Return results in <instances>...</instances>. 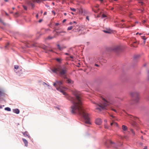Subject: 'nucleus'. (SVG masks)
I'll use <instances>...</instances> for the list:
<instances>
[{"mask_svg":"<svg viewBox=\"0 0 149 149\" xmlns=\"http://www.w3.org/2000/svg\"><path fill=\"white\" fill-rule=\"evenodd\" d=\"M65 97L72 103L71 107V112L73 114H77L82 116L85 119L86 124L90 125L89 114L84 109L83 102L84 100L83 96L81 94H63Z\"/></svg>","mask_w":149,"mask_h":149,"instance_id":"1","label":"nucleus"},{"mask_svg":"<svg viewBox=\"0 0 149 149\" xmlns=\"http://www.w3.org/2000/svg\"><path fill=\"white\" fill-rule=\"evenodd\" d=\"M67 70V68L66 67L59 66L56 68H53L52 70L53 72L56 73H57V72H58L60 75L62 76L66 73Z\"/></svg>","mask_w":149,"mask_h":149,"instance_id":"2","label":"nucleus"},{"mask_svg":"<svg viewBox=\"0 0 149 149\" xmlns=\"http://www.w3.org/2000/svg\"><path fill=\"white\" fill-rule=\"evenodd\" d=\"M62 81H56L54 83L53 86L56 88V89L59 92L63 93H65V91L66 90L67 88L61 86L62 84Z\"/></svg>","mask_w":149,"mask_h":149,"instance_id":"3","label":"nucleus"},{"mask_svg":"<svg viewBox=\"0 0 149 149\" xmlns=\"http://www.w3.org/2000/svg\"><path fill=\"white\" fill-rule=\"evenodd\" d=\"M101 97L103 100L102 103L98 105L99 108L97 107L96 108V109H99L100 111H101L102 109H106V107L110 104V102L106 100L104 97Z\"/></svg>","mask_w":149,"mask_h":149,"instance_id":"4","label":"nucleus"},{"mask_svg":"<svg viewBox=\"0 0 149 149\" xmlns=\"http://www.w3.org/2000/svg\"><path fill=\"white\" fill-rule=\"evenodd\" d=\"M132 100L134 101V103H132V104L136 103L139 102V96L138 94H131Z\"/></svg>","mask_w":149,"mask_h":149,"instance_id":"5","label":"nucleus"},{"mask_svg":"<svg viewBox=\"0 0 149 149\" xmlns=\"http://www.w3.org/2000/svg\"><path fill=\"white\" fill-rule=\"evenodd\" d=\"M79 27L78 26H71L68 27L67 30L68 31L71 30L73 29V31L74 32L79 31L80 29H79Z\"/></svg>","mask_w":149,"mask_h":149,"instance_id":"6","label":"nucleus"},{"mask_svg":"<svg viewBox=\"0 0 149 149\" xmlns=\"http://www.w3.org/2000/svg\"><path fill=\"white\" fill-rule=\"evenodd\" d=\"M56 29H55L54 31H56V33L57 35L58 36H63L64 35H65L66 33V32L65 31L62 30L60 32H57L56 31Z\"/></svg>","mask_w":149,"mask_h":149,"instance_id":"7","label":"nucleus"},{"mask_svg":"<svg viewBox=\"0 0 149 149\" xmlns=\"http://www.w3.org/2000/svg\"><path fill=\"white\" fill-rule=\"evenodd\" d=\"M102 121L100 118H97L95 120V123L98 125H100L101 124Z\"/></svg>","mask_w":149,"mask_h":149,"instance_id":"8","label":"nucleus"},{"mask_svg":"<svg viewBox=\"0 0 149 149\" xmlns=\"http://www.w3.org/2000/svg\"><path fill=\"white\" fill-rule=\"evenodd\" d=\"M112 49L115 52H117L120 49V47L119 46H116L113 47Z\"/></svg>","mask_w":149,"mask_h":149,"instance_id":"9","label":"nucleus"},{"mask_svg":"<svg viewBox=\"0 0 149 149\" xmlns=\"http://www.w3.org/2000/svg\"><path fill=\"white\" fill-rule=\"evenodd\" d=\"M23 134L25 136H27L28 138H30V136L28 134V132H22Z\"/></svg>","mask_w":149,"mask_h":149,"instance_id":"10","label":"nucleus"},{"mask_svg":"<svg viewBox=\"0 0 149 149\" xmlns=\"http://www.w3.org/2000/svg\"><path fill=\"white\" fill-rule=\"evenodd\" d=\"M22 139L24 144H25V146L26 147H27L28 146V144L27 141L26 139L24 138H23Z\"/></svg>","mask_w":149,"mask_h":149,"instance_id":"11","label":"nucleus"},{"mask_svg":"<svg viewBox=\"0 0 149 149\" xmlns=\"http://www.w3.org/2000/svg\"><path fill=\"white\" fill-rule=\"evenodd\" d=\"M13 111L16 114H19V110L17 109H15L13 110Z\"/></svg>","mask_w":149,"mask_h":149,"instance_id":"12","label":"nucleus"},{"mask_svg":"<svg viewBox=\"0 0 149 149\" xmlns=\"http://www.w3.org/2000/svg\"><path fill=\"white\" fill-rule=\"evenodd\" d=\"M122 129L124 131H126L127 130V128L126 126L123 125L122 126Z\"/></svg>","mask_w":149,"mask_h":149,"instance_id":"13","label":"nucleus"},{"mask_svg":"<svg viewBox=\"0 0 149 149\" xmlns=\"http://www.w3.org/2000/svg\"><path fill=\"white\" fill-rule=\"evenodd\" d=\"M104 32L106 33H110L112 32V31L111 30H104Z\"/></svg>","mask_w":149,"mask_h":149,"instance_id":"14","label":"nucleus"},{"mask_svg":"<svg viewBox=\"0 0 149 149\" xmlns=\"http://www.w3.org/2000/svg\"><path fill=\"white\" fill-rule=\"evenodd\" d=\"M67 81L68 83L73 84L74 83V81L71 80L70 79H68Z\"/></svg>","mask_w":149,"mask_h":149,"instance_id":"15","label":"nucleus"},{"mask_svg":"<svg viewBox=\"0 0 149 149\" xmlns=\"http://www.w3.org/2000/svg\"><path fill=\"white\" fill-rule=\"evenodd\" d=\"M54 38H55V36H52V37L51 36H49L47 37V39L50 40V39H52Z\"/></svg>","mask_w":149,"mask_h":149,"instance_id":"16","label":"nucleus"},{"mask_svg":"<svg viewBox=\"0 0 149 149\" xmlns=\"http://www.w3.org/2000/svg\"><path fill=\"white\" fill-rule=\"evenodd\" d=\"M42 84L45 87H46V86L48 87L49 86V85H48V84H46V83H45L44 82H42Z\"/></svg>","mask_w":149,"mask_h":149,"instance_id":"17","label":"nucleus"},{"mask_svg":"<svg viewBox=\"0 0 149 149\" xmlns=\"http://www.w3.org/2000/svg\"><path fill=\"white\" fill-rule=\"evenodd\" d=\"M57 46L58 47V48L60 50H62L63 49V48L62 47H61L58 44L57 45Z\"/></svg>","mask_w":149,"mask_h":149,"instance_id":"18","label":"nucleus"},{"mask_svg":"<svg viewBox=\"0 0 149 149\" xmlns=\"http://www.w3.org/2000/svg\"><path fill=\"white\" fill-rule=\"evenodd\" d=\"M5 110L7 111H11L10 109L8 107L5 108Z\"/></svg>","mask_w":149,"mask_h":149,"instance_id":"19","label":"nucleus"},{"mask_svg":"<svg viewBox=\"0 0 149 149\" xmlns=\"http://www.w3.org/2000/svg\"><path fill=\"white\" fill-rule=\"evenodd\" d=\"M73 93H77L78 91L76 89H74L72 91Z\"/></svg>","mask_w":149,"mask_h":149,"instance_id":"20","label":"nucleus"},{"mask_svg":"<svg viewBox=\"0 0 149 149\" xmlns=\"http://www.w3.org/2000/svg\"><path fill=\"white\" fill-rule=\"evenodd\" d=\"M107 17L106 15L104 14H103L102 15V18H104Z\"/></svg>","mask_w":149,"mask_h":149,"instance_id":"21","label":"nucleus"},{"mask_svg":"<svg viewBox=\"0 0 149 149\" xmlns=\"http://www.w3.org/2000/svg\"><path fill=\"white\" fill-rule=\"evenodd\" d=\"M113 125L115 126H116L117 127L118 126V124L116 123V122H114V124H113Z\"/></svg>","mask_w":149,"mask_h":149,"instance_id":"22","label":"nucleus"},{"mask_svg":"<svg viewBox=\"0 0 149 149\" xmlns=\"http://www.w3.org/2000/svg\"><path fill=\"white\" fill-rule=\"evenodd\" d=\"M70 8V10L72 11H76V9L74 8Z\"/></svg>","mask_w":149,"mask_h":149,"instance_id":"23","label":"nucleus"},{"mask_svg":"<svg viewBox=\"0 0 149 149\" xmlns=\"http://www.w3.org/2000/svg\"><path fill=\"white\" fill-rule=\"evenodd\" d=\"M22 6L24 8V9L26 10H27V8L26 6H24V5H23Z\"/></svg>","mask_w":149,"mask_h":149,"instance_id":"24","label":"nucleus"},{"mask_svg":"<svg viewBox=\"0 0 149 149\" xmlns=\"http://www.w3.org/2000/svg\"><path fill=\"white\" fill-rule=\"evenodd\" d=\"M15 68L16 69H17L19 67L18 65H15Z\"/></svg>","mask_w":149,"mask_h":149,"instance_id":"25","label":"nucleus"},{"mask_svg":"<svg viewBox=\"0 0 149 149\" xmlns=\"http://www.w3.org/2000/svg\"><path fill=\"white\" fill-rule=\"evenodd\" d=\"M144 40H145L146 39V38L145 36H143L141 37Z\"/></svg>","mask_w":149,"mask_h":149,"instance_id":"26","label":"nucleus"},{"mask_svg":"<svg viewBox=\"0 0 149 149\" xmlns=\"http://www.w3.org/2000/svg\"><path fill=\"white\" fill-rule=\"evenodd\" d=\"M104 127H105V128L107 129L108 128V127L106 124H105V125H104Z\"/></svg>","mask_w":149,"mask_h":149,"instance_id":"27","label":"nucleus"},{"mask_svg":"<svg viewBox=\"0 0 149 149\" xmlns=\"http://www.w3.org/2000/svg\"><path fill=\"white\" fill-rule=\"evenodd\" d=\"M131 131L134 135L135 134V133L134 131L132 129L131 130Z\"/></svg>","mask_w":149,"mask_h":149,"instance_id":"28","label":"nucleus"},{"mask_svg":"<svg viewBox=\"0 0 149 149\" xmlns=\"http://www.w3.org/2000/svg\"><path fill=\"white\" fill-rule=\"evenodd\" d=\"M56 60L58 62H60L61 61V59L59 58H57L56 59Z\"/></svg>","mask_w":149,"mask_h":149,"instance_id":"29","label":"nucleus"},{"mask_svg":"<svg viewBox=\"0 0 149 149\" xmlns=\"http://www.w3.org/2000/svg\"><path fill=\"white\" fill-rule=\"evenodd\" d=\"M113 124H114V121L113 120L112 122L111 123V126H112Z\"/></svg>","mask_w":149,"mask_h":149,"instance_id":"30","label":"nucleus"},{"mask_svg":"<svg viewBox=\"0 0 149 149\" xmlns=\"http://www.w3.org/2000/svg\"><path fill=\"white\" fill-rule=\"evenodd\" d=\"M132 15V13H130L129 15V17H130V18H131L132 17H131V15Z\"/></svg>","mask_w":149,"mask_h":149,"instance_id":"31","label":"nucleus"},{"mask_svg":"<svg viewBox=\"0 0 149 149\" xmlns=\"http://www.w3.org/2000/svg\"><path fill=\"white\" fill-rule=\"evenodd\" d=\"M111 110L112 111H115V112H116V111L115 109H111Z\"/></svg>","mask_w":149,"mask_h":149,"instance_id":"32","label":"nucleus"},{"mask_svg":"<svg viewBox=\"0 0 149 149\" xmlns=\"http://www.w3.org/2000/svg\"><path fill=\"white\" fill-rule=\"evenodd\" d=\"M36 1L38 3H39L40 2V0H36Z\"/></svg>","mask_w":149,"mask_h":149,"instance_id":"33","label":"nucleus"},{"mask_svg":"<svg viewBox=\"0 0 149 149\" xmlns=\"http://www.w3.org/2000/svg\"><path fill=\"white\" fill-rule=\"evenodd\" d=\"M86 19H87L88 21H89V17L88 16H87L86 17Z\"/></svg>","mask_w":149,"mask_h":149,"instance_id":"34","label":"nucleus"},{"mask_svg":"<svg viewBox=\"0 0 149 149\" xmlns=\"http://www.w3.org/2000/svg\"><path fill=\"white\" fill-rule=\"evenodd\" d=\"M4 93V91L3 90L1 91H0V93Z\"/></svg>","mask_w":149,"mask_h":149,"instance_id":"35","label":"nucleus"},{"mask_svg":"<svg viewBox=\"0 0 149 149\" xmlns=\"http://www.w3.org/2000/svg\"><path fill=\"white\" fill-rule=\"evenodd\" d=\"M65 54L66 55H69V54L68 53H65Z\"/></svg>","mask_w":149,"mask_h":149,"instance_id":"36","label":"nucleus"},{"mask_svg":"<svg viewBox=\"0 0 149 149\" xmlns=\"http://www.w3.org/2000/svg\"><path fill=\"white\" fill-rule=\"evenodd\" d=\"M95 66H97V67H99V65L98 64H95Z\"/></svg>","mask_w":149,"mask_h":149,"instance_id":"37","label":"nucleus"},{"mask_svg":"<svg viewBox=\"0 0 149 149\" xmlns=\"http://www.w3.org/2000/svg\"><path fill=\"white\" fill-rule=\"evenodd\" d=\"M52 13H53V14H54V15H55V12H54V11H52Z\"/></svg>","mask_w":149,"mask_h":149,"instance_id":"38","label":"nucleus"},{"mask_svg":"<svg viewBox=\"0 0 149 149\" xmlns=\"http://www.w3.org/2000/svg\"><path fill=\"white\" fill-rule=\"evenodd\" d=\"M9 45V43H7V44L5 46V47H7V46Z\"/></svg>","mask_w":149,"mask_h":149,"instance_id":"39","label":"nucleus"},{"mask_svg":"<svg viewBox=\"0 0 149 149\" xmlns=\"http://www.w3.org/2000/svg\"><path fill=\"white\" fill-rule=\"evenodd\" d=\"M143 149H147V146H145L143 148Z\"/></svg>","mask_w":149,"mask_h":149,"instance_id":"40","label":"nucleus"},{"mask_svg":"<svg viewBox=\"0 0 149 149\" xmlns=\"http://www.w3.org/2000/svg\"><path fill=\"white\" fill-rule=\"evenodd\" d=\"M66 21V20L65 19H64L63 21V22L64 23Z\"/></svg>","mask_w":149,"mask_h":149,"instance_id":"41","label":"nucleus"},{"mask_svg":"<svg viewBox=\"0 0 149 149\" xmlns=\"http://www.w3.org/2000/svg\"><path fill=\"white\" fill-rule=\"evenodd\" d=\"M59 24L58 23H57L55 24V25L56 26H58V25H59Z\"/></svg>","mask_w":149,"mask_h":149,"instance_id":"42","label":"nucleus"},{"mask_svg":"<svg viewBox=\"0 0 149 149\" xmlns=\"http://www.w3.org/2000/svg\"><path fill=\"white\" fill-rule=\"evenodd\" d=\"M99 6L98 5H97L96 6H95V7L97 8H98Z\"/></svg>","mask_w":149,"mask_h":149,"instance_id":"43","label":"nucleus"},{"mask_svg":"<svg viewBox=\"0 0 149 149\" xmlns=\"http://www.w3.org/2000/svg\"><path fill=\"white\" fill-rule=\"evenodd\" d=\"M31 5L32 6V7H33V6H34V4H33L32 3H31Z\"/></svg>","mask_w":149,"mask_h":149,"instance_id":"44","label":"nucleus"},{"mask_svg":"<svg viewBox=\"0 0 149 149\" xmlns=\"http://www.w3.org/2000/svg\"><path fill=\"white\" fill-rule=\"evenodd\" d=\"M42 19H40V20H39V22H41L42 21Z\"/></svg>","mask_w":149,"mask_h":149,"instance_id":"45","label":"nucleus"},{"mask_svg":"<svg viewBox=\"0 0 149 149\" xmlns=\"http://www.w3.org/2000/svg\"><path fill=\"white\" fill-rule=\"evenodd\" d=\"M113 118H115V116L112 115H111V116Z\"/></svg>","mask_w":149,"mask_h":149,"instance_id":"46","label":"nucleus"},{"mask_svg":"<svg viewBox=\"0 0 149 149\" xmlns=\"http://www.w3.org/2000/svg\"><path fill=\"white\" fill-rule=\"evenodd\" d=\"M46 13H47V12H45L44 13V15H45L46 14Z\"/></svg>","mask_w":149,"mask_h":149,"instance_id":"47","label":"nucleus"},{"mask_svg":"<svg viewBox=\"0 0 149 149\" xmlns=\"http://www.w3.org/2000/svg\"><path fill=\"white\" fill-rule=\"evenodd\" d=\"M36 16V17L37 18L38 17V14H37Z\"/></svg>","mask_w":149,"mask_h":149,"instance_id":"48","label":"nucleus"},{"mask_svg":"<svg viewBox=\"0 0 149 149\" xmlns=\"http://www.w3.org/2000/svg\"><path fill=\"white\" fill-rule=\"evenodd\" d=\"M0 22H2V20L0 18Z\"/></svg>","mask_w":149,"mask_h":149,"instance_id":"49","label":"nucleus"},{"mask_svg":"<svg viewBox=\"0 0 149 149\" xmlns=\"http://www.w3.org/2000/svg\"><path fill=\"white\" fill-rule=\"evenodd\" d=\"M70 58H73V57L72 56H70Z\"/></svg>","mask_w":149,"mask_h":149,"instance_id":"50","label":"nucleus"},{"mask_svg":"<svg viewBox=\"0 0 149 149\" xmlns=\"http://www.w3.org/2000/svg\"><path fill=\"white\" fill-rule=\"evenodd\" d=\"M141 138L142 139H143V136H141Z\"/></svg>","mask_w":149,"mask_h":149,"instance_id":"51","label":"nucleus"},{"mask_svg":"<svg viewBox=\"0 0 149 149\" xmlns=\"http://www.w3.org/2000/svg\"><path fill=\"white\" fill-rule=\"evenodd\" d=\"M70 24H71V25H72V22H70Z\"/></svg>","mask_w":149,"mask_h":149,"instance_id":"52","label":"nucleus"},{"mask_svg":"<svg viewBox=\"0 0 149 149\" xmlns=\"http://www.w3.org/2000/svg\"><path fill=\"white\" fill-rule=\"evenodd\" d=\"M110 142L111 144H112V143H113V142H112L111 141H110Z\"/></svg>","mask_w":149,"mask_h":149,"instance_id":"53","label":"nucleus"},{"mask_svg":"<svg viewBox=\"0 0 149 149\" xmlns=\"http://www.w3.org/2000/svg\"><path fill=\"white\" fill-rule=\"evenodd\" d=\"M15 14L16 15H17L18 14V12H16V13H15Z\"/></svg>","mask_w":149,"mask_h":149,"instance_id":"54","label":"nucleus"},{"mask_svg":"<svg viewBox=\"0 0 149 149\" xmlns=\"http://www.w3.org/2000/svg\"><path fill=\"white\" fill-rule=\"evenodd\" d=\"M145 20H143V22L144 23L145 22Z\"/></svg>","mask_w":149,"mask_h":149,"instance_id":"55","label":"nucleus"},{"mask_svg":"<svg viewBox=\"0 0 149 149\" xmlns=\"http://www.w3.org/2000/svg\"><path fill=\"white\" fill-rule=\"evenodd\" d=\"M6 15L7 16L8 15V14L6 13Z\"/></svg>","mask_w":149,"mask_h":149,"instance_id":"56","label":"nucleus"},{"mask_svg":"<svg viewBox=\"0 0 149 149\" xmlns=\"http://www.w3.org/2000/svg\"><path fill=\"white\" fill-rule=\"evenodd\" d=\"M125 21V20H122V22H124Z\"/></svg>","mask_w":149,"mask_h":149,"instance_id":"57","label":"nucleus"},{"mask_svg":"<svg viewBox=\"0 0 149 149\" xmlns=\"http://www.w3.org/2000/svg\"><path fill=\"white\" fill-rule=\"evenodd\" d=\"M49 51H51V52H52L53 50H52V49H51V50H49Z\"/></svg>","mask_w":149,"mask_h":149,"instance_id":"58","label":"nucleus"},{"mask_svg":"<svg viewBox=\"0 0 149 149\" xmlns=\"http://www.w3.org/2000/svg\"><path fill=\"white\" fill-rule=\"evenodd\" d=\"M73 23H76V22H75V21H74V22H73Z\"/></svg>","mask_w":149,"mask_h":149,"instance_id":"59","label":"nucleus"},{"mask_svg":"<svg viewBox=\"0 0 149 149\" xmlns=\"http://www.w3.org/2000/svg\"><path fill=\"white\" fill-rule=\"evenodd\" d=\"M141 34H142V33H139V35H141Z\"/></svg>","mask_w":149,"mask_h":149,"instance_id":"60","label":"nucleus"},{"mask_svg":"<svg viewBox=\"0 0 149 149\" xmlns=\"http://www.w3.org/2000/svg\"><path fill=\"white\" fill-rule=\"evenodd\" d=\"M52 4L53 5H54V2H52Z\"/></svg>","mask_w":149,"mask_h":149,"instance_id":"61","label":"nucleus"},{"mask_svg":"<svg viewBox=\"0 0 149 149\" xmlns=\"http://www.w3.org/2000/svg\"><path fill=\"white\" fill-rule=\"evenodd\" d=\"M104 121H105L106 123L107 122V120H105Z\"/></svg>","mask_w":149,"mask_h":149,"instance_id":"62","label":"nucleus"},{"mask_svg":"<svg viewBox=\"0 0 149 149\" xmlns=\"http://www.w3.org/2000/svg\"><path fill=\"white\" fill-rule=\"evenodd\" d=\"M139 34V33L138 32L137 33H136V35H137V34Z\"/></svg>","mask_w":149,"mask_h":149,"instance_id":"63","label":"nucleus"},{"mask_svg":"<svg viewBox=\"0 0 149 149\" xmlns=\"http://www.w3.org/2000/svg\"><path fill=\"white\" fill-rule=\"evenodd\" d=\"M64 15H66V13H64Z\"/></svg>","mask_w":149,"mask_h":149,"instance_id":"64","label":"nucleus"}]
</instances>
